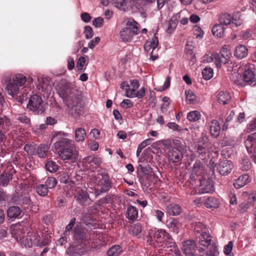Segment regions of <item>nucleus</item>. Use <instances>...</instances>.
I'll list each match as a JSON object with an SVG mask.
<instances>
[{
	"mask_svg": "<svg viewBox=\"0 0 256 256\" xmlns=\"http://www.w3.org/2000/svg\"><path fill=\"white\" fill-rule=\"evenodd\" d=\"M58 86L59 94L70 109L72 115L77 118L82 112L81 92L65 80L60 82Z\"/></svg>",
	"mask_w": 256,
	"mask_h": 256,
	"instance_id": "nucleus-1",
	"label": "nucleus"
},
{
	"mask_svg": "<svg viewBox=\"0 0 256 256\" xmlns=\"http://www.w3.org/2000/svg\"><path fill=\"white\" fill-rule=\"evenodd\" d=\"M54 149L60 158L64 160H76L78 152L76 150L74 142L67 138H62L54 144Z\"/></svg>",
	"mask_w": 256,
	"mask_h": 256,
	"instance_id": "nucleus-2",
	"label": "nucleus"
},
{
	"mask_svg": "<svg viewBox=\"0 0 256 256\" xmlns=\"http://www.w3.org/2000/svg\"><path fill=\"white\" fill-rule=\"evenodd\" d=\"M147 242L154 247L167 246L176 248L175 242L170 234L163 229L150 230L147 236Z\"/></svg>",
	"mask_w": 256,
	"mask_h": 256,
	"instance_id": "nucleus-3",
	"label": "nucleus"
},
{
	"mask_svg": "<svg viewBox=\"0 0 256 256\" xmlns=\"http://www.w3.org/2000/svg\"><path fill=\"white\" fill-rule=\"evenodd\" d=\"M92 232L90 230L76 228L74 232V246L78 254H83L87 252L90 246Z\"/></svg>",
	"mask_w": 256,
	"mask_h": 256,
	"instance_id": "nucleus-4",
	"label": "nucleus"
},
{
	"mask_svg": "<svg viewBox=\"0 0 256 256\" xmlns=\"http://www.w3.org/2000/svg\"><path fill=\"white\" fill-rule=\"evenodd\" d=\"M138 23L133 19L129 18L126 22V27L120 32V36L124 42H130L133 36L139 32Z\"/></svg>",
	"mask_w": 256,
	"mask_h": 256,
	"instance_id": "nucleus-5",
	"label": "nucleus"
},
{
	"mask_svg": "<svg viewBox=\"0 0 256 256\" xmlns=\"http://www.w3.org/2000/svg\"><path fill=\"white\" fill-rule=\"evenodd\" d=\"M180 144V142L178 140H164L163 142L164 146H168L172 144L175 146L170 148L168 152V160L170 163L175 164L179 162L182 160L183 155L182 152L178 149Z\"/></svg>",
	"mask_w": 256,
	"mask_h": 256,
	"instance_id": "nucleus-6",
	"label": "nucleus"
},
{
	"mask_svg": "<svg viewBox=\"0 0 256 256\" xmlns=\"http://www.w3.org/2000/svg\"><path fill=\"white\" fill-rule=\"evenodd\" d=\"M98 190L100 192H106L112 187L110 178L108 174H98L96 178Z\"/></svg>",
	"mask_w": 256,
	"mask_h": 256,
	"instance_id": "nucleus-7",
	"label": "nucleus"
},
{
	"mask_svg": "<svg viewBox=\"0 0 256 256\" xmlns=\"http://www.w3.org/2000/svg\"><path fill=\"white\" fill-rule=\"evenodd\" d=\"M74 197L78 204L82 206H86L92 203V200L88 193L87 188L84 187L83 188L78 190Z\"/></svg>",
	"mask_w": 256,
	"mask_h": 256,
	"instance_id": "nucleus-8",
	"label": "nucleus"
},
{
	"mask_svg": "<svg viewBox=\"0 0 256 256\" xmlns=\"http://www.w3.org/2000/svg\"><path fill=\"white\" fill-rule=\"evenodd\" d=\"M219 24L224 26L231 24L232 28L237 27L241 24L240 20L234 22V18L228 13H224L220 14L218 18Z\"/></svg>",
	"mask_w": 256,
	"mask_h": 256,
	"instance_id": "nucleus-9",
	"label": "nucleus"
},
{
	"mask_svg": "<svg viewBox=\"0 0 256 256\" xmlns=\"http://www.w3.org/2000/svg\"><path fill=\"white\" fill-rule=\"evenodd\" d=\"M200 193H210L214 190V183L211 180L202 178L200 179Z\"/></svg>",
	"mask_w": 256,
	"mask_h": 256,
	"instance_id": "nucleus-10",
	"label": "nucleus"
},
{
	"mask_svg": "<svg viewBox=\"0 0 256 256\" xmlns=\"http://www.w3.org/2000/svg\"><path fill=\"white\" fill-rule=\"evenodd\" d=\"M245 145L249 153H254L253 160L256 163V134L248 136Z\"/></svg>",
	"mask_w": 256,
	"mask_h": 256,
	"instance_id": "nucleus-11",
	"label": "nucleus"
},
{
	"mask_svg": "<svg viewBox=\"0 0 256 256\" xmlns=\"http://www.w3.org/2000/svg\"><path fill=\"white\" fill-rule=\"evenodd\" d=\"M42 103V98L38 95L34 94L30 98L27 107L30 110L35 112L39 110Z\"/></svg>",
	"mask_w": 256,
	"mask_h": 256,
	"instance_id": "nucleus-12",
	"label": "nucleus"
},
{
	"mask_svg": "<svg viewBox=\"0 0 256 256\" xmlns=\"http://www.w3.org/2000/svg\"><path fill=\"white\" fill-rule=\"evenodd\" d=\"M10 202L15 204L26 205L30 204V198L28 196H22L15 192L11 195Z\"/></svg>",
	"mask_w": 256,
	"mask_h": 256,
	"instance_id": "nucleus-13",
	"label": "nucleus"
},
{
	"mask_svg": "<svg viewBox=\"0 0 256 256\" xmlns=\"http://www.w3.org/2000/svg\"><path fill=\"white\" fill-rule=\"evenodd\" d=\"M196 248V242L193 240H188L182 242V250L187 256H193L192 252Z\"/></svg>",
	"mask_w": 256,
	"mask_h": 256,
	"instance_id": "nucleus-14",
	"label": "nucleus"
},
{
	"mask_svg": "<svg viewBox=\"0 0 256 256\" xmlns=\"http://www.w3.org/2000/svg\"><path fill=\"white\" fill-rule=\"evenodd\" d=\"M233 168V166L230 161L225 160L219 164L217 168L218 172L222 175H226L229 174Z\"/></svg>",
	"mask_w": 256,
	"mask_h": 256,
	"instance_id": "nucleus-15",
	"label": "nucleus"
},
{
	"mask_svg": "<svg viewBox=\"0 0 256 256\" xmlns=\"http://www.w3.org/2000/svg\"><path fill=\"white\" fill-rule=\"evenodd\" d=\"M210 132L214 138L219 136L220 132V127L218 122L216 120H212L208 124Z\"/></svg>",
	"mask_w": 256,
	"mask_h": 256,
	"instance_id": "nucleus-16",
	"label": "nucleus"
},
{
	"mask_svg": "<svg viewBox=\"0 0 256 256\" xmlns=\"http://www.w3.org/2000/svg\"><path fill=\"white\" fill-rule=\"evenodd\" d=\"M212 240L211 236L206 232H202L199 236V244L200 246L208 248Z\"/></svg>",
	"mask_w": 256,
	"mask_h": 256,
	"instance_id": "nucleus-17",
	"label": "nucleus"
},
{
	"mask_svg": "<svg viewBox=\"0 0 256 256\" xmlns=\"http://www.w3.org/2000/svg\"><path fill=\"white\" fill-rule=\"evenodd\" d=\"M139 82L138 80H132L130 83V88L126 90V96L130 98H134V94L139 87Z\"/></svg>",
	"mask_w": 256,
	"mask_h": 256,
	"instance_id": "nucleus-18",
	"label": "nucleus"
},
{
	"mask_svg": "<svg viewBox=\"0 0 256 256\" xmlns=\"http://www.w3.org/2000/svg\"><path fill=\"white\" fill-rule=\"evenodd\" d=\"M248 54V48L243 44H239L236 47L234 56L238 58L242 59Z\"/></svg>",
	"mask_w": 256,
	"mask_h": 256,
	"instance_id": "nucleus-19",
	"label": "nucleus"
},
{
	"mask_svg": "<svg viewBox=\"0 0 256 256\" xmlns=\"http://www.w3.org/2000/svg\"><path fill=\"white\" fill-rule=\"evenodd\" d=\"M226 30V27L218 24L214 26L212 31L214 36L221 38L224 36Z\"/></svg>",
	"mask_w": 256,
	"mask_h": 256,
	"instance_id": "nucleus-20",
	"label": "nucleus"
},
{
	"mask_svg": "<svg viewBox=\"0 0 256 256\" xmlns=\"http://www.w3.org/2000/svg\"><path fill=\"white\" fill-rule=\"evenodd\" d=\"M250 182V176L246 174L239 176L234 183L235 188L238 189L244 186L246 184Z\"/></svg>",
	"mask_w": 256,
	"mask_h": 256,
	"instance_id": "nucleus-21",
	"label": "nucleus"
},
{
	"mask_svg": "<svg viewBox=\"0 0 256 256\" xmlns=\"http://www.w3.org/2000/svg\"><path fill=\"white\" fill-rule=\"evenodd\" d=\"M22 212V209L18 206H11L7 210V216L10 218H16Z\"/></svg>",
	"mask_w": 256,
	"mask_h": 256,
	"instance_id": "nucleus-22",
	"label": "nucleus"
},
{
	"mask_svg": "<svg viewBox=\"0 0 256 256\" xmlns=\"http://www.w3.org/2000/svg\"><path fill=\"white\" fill-rule=\"evenodd\" d=\"M217 98L218 102L222 104H226L231 100L230 94L226 91L220 92Z\"/></svg>",
	"mask_w": 256,
	"mask_h": 256,
	"instance_id": "nucleus-23",
	"label": "nucleus"
},
{
	"mask_svg": "<svg viewBox=\"0 0 256 256\" xmlns=\"http://www.w3.org/2000/svg\"><path fill=\"white\" fill-rule=\"evenodd\" d=\"M242 79L246 84H250L254 82L255 74L252 70L248 69L244 71L242 75Z\"/></svg>",
	"mask_w": 256,
	"mask_h": 256,
	"instance_id": "nucleus-24",
	"label": "nucleus"
},
{
	"mask_svg": "<svg viewBox=\"0 0 256 256\" xmlns=\"http://www.w3.org/2000/svg\"><path fill=\"white\" fill-rule=\"evenodd\" d=\"M86 137V132L82 128H78L76 129L74 132V138L76 142H84Z\"/></svg>",
	"mask_w": 256,
	"mask_h": 256,
	"instance_id": "nucleus-25",
	"label": "nucleus"
},
{
	"mask_svg": "<svg viewBox=\"0 0 256 256\" xmlns=\"http://www.w3.org/2000/svg\"><path fill=\"white\" fill-rule=\"evenodd\" d=\"M204 204L208 208H218L219 206L220 202L218 198L210 196L206 200Z\"/></svg>",
	"mask_w": 256,
	"mask_h": 256,
	"instance_id": "nucleus-26",
	"label": "nucleus"
},
{
	"mask_svg": "<svg viewBox=\"0 0 256 256\" xmlns=\"http://www.w3.org/2000/svg\"><path fill=\"white\" fill-rule=\"evenodd\" d=\"M220 54L221 57L223 59L222 60V63L227 64L229 62L231 56L230 51L228 46L225 45L220 50Z\"/></svg>",
	"mask_w": 256,
	"mask_h": 256,
	"instance_id": "nucleus-27",
	"label": "nucleus"
},
{
	"mask_svg": "<svg viewBox=\"0 0 256 256\" xmlns=\"http://www.w3.org/2000/svg\"><path fill=\"white\" fill-rule=\"evenodd\" d=\"M166 211L170 215L177 216L181 212L182 208L180 206L175 204H170L166 208Z\"/></svg>",
	"mask_w": 256,
	"mask_h": 256,
	"instance_id": "nucleus-28",
	"label": "nucleus"
},
{
	"mask_svg": "<svg viewBox=\"0 0 256 256\" xmlns=\"http://www.w3.org/2000/svg\"><path fill=\"white\" fill-rule=\"evenodd\" d=\"M12 178V174L10 172H4L0 176V186H5Z\"/></svg>",
	"mask_w": 256,
	"mask_h": 256,
	"instance_id": "nucleus-29",
	"label": "nucleus"
},
{
	"mask_svg": "<svg viewBox=\"0 0 256 256\" xmlns=\"http://www.w3.org/2000/svg\"><path fill=\"white\" fill-rule=\"evenodd\" d=\"M178 18H180L179 14H177L169 21L166 29L167 33L170 34L174 30L178 23Z\"/></svg>",
	"mask_w": 256,
	"mask_h": 256,
	"instance_id": "nucleus-30",
	"label": "nucleus"
},
{
	"mask_svg": "<svg viewBox=\"0 0 256 256\" xmlns=\"http://www.w3.org/2000/svg\"><path fill=\"white\" fill-rule=\"evenodd\" d=\"M138 216V210L134 206H130L126 210V218L131 220H136Z\"/></svg>",
	"mask_w": 256,
	"mask_h": 256,
	"instance_id": "nucleus-31",
	"label": "nucleus"
},
{
	"mask_svg": "<svg viewBox=\"0 0 256 256\" xmlns=\"http://www.w3.org/2000/svg\"><path fill=\"white\" fill-rule=\"evenodd\" d=\"M18 86L13 82H9L6 85V90L8 94L14 96L16 95L18 92Z\"/></svg>",
	"mask_w": 256,
	"mask_h": 256,
	"instance_id": "nucleus-32",
	"label": "nucleus"
},
{
	"mask_svg": "<svg viewBox=\"0 0 256 256\" xmlns=\"http://www.w3.org/2000/svg\"><path fill=\"white\" fill-rule=\"evenodd\" d=\"M26 78L21 74H16L12 78V82L19 86H22L26 82Z\"/></svg>",
	"mask_w": 256,
	"mask_h": 256,
	"instance_id": "nucleus-33",
	"label": "nucleus"
},
{
	"mask_svg": "<svg viewBox=\"0 0 256 256\" xmlns=\"http://www.w3.org/2000/svg\"><path fill=\"white\" fill-rule=\"evenodd\" d=\"M16 120L26 124L29 127L30 126L31 122L30 118L26 114H18L15 116Z\"/></svg>",
	"mask_w": 256,
	"mask_h": 256,
	"instance_id": "nucleus-34",
	"label": "nucleus"
},
{
	"mask_svg": "<svg viewBox=\"0 0 256 256\" xmlns=\"http://www.w3.org/2000/svg\"><path fill=\"white\" fill-rule=\"evenodd\" d=\"M166 226L172 231L176 234L178 233V220L177 219L174 218L170 219L167 221Z\"/></svg>",
	"mask_w": 256,
	"mask_h": 256,
	"instance_id": "nucleus-35",
	"label": "nucleus"
},
{
	"mask_svg": "<svg viewBox=\"0 0 256 256\" xmlns=\"http://www.w3.org/2000/svg\"><path fill=\"white\" fill-rule=\"evenodd\" d=\"M11 124L10 120L6 116H0V129L8 130Z\"/></svg>",
	"mask_w": 256,
	"mask_h": 256,
	"instance_id": "nucleus-36",
	"label": "nucleus"
},
{
	"mask_svg": "<svg viewBox=\"0 0 256 256\" xmlns=\"http://www.w3.org/2000/svg\"><path fill=\"white\" fill-rule=\"evenodd\" d=\"M137 170L139 174L146 177L152 172V168L150 166H143L142 164H139Z\"/></svg>",
	"mask_w": 256,
	"mask_h": 256,
	"instance_id": "nucleus-37",
	"label": "nucleus"
},
{
	"mask_svg": "<svg viewBox=\"0 0 256 256\" xmlns=\"http://www.w3.org/2000/svg\"><path fill=\"white\" fill-rule=\"evenodd\" d=\"M122 252V248L119 245H116L110 248L107 252L109 256H118Z\"/></svg>",
	"mask_w": 256,
	"mask_h": 256,
	"instance_id": "nucleus-38",
	"label": "nucleus"
},
{
	"mask_svg": "<svg viewBox=\"0 0 256 256\" xmlns=\"http://www.w3.org/2000/svg\"><path fill=\"white\" fill-rule=\"evenodd\" d=\"M156 34L152 38V40L150 42H147L146 43L144 46V48L146 50H147L148 48H152L153 50L156 48L158 44V38L156 36Z\"/></svg>",
	"mask_w": 256,
	"mask_h": 256,
	"instance_id": "nucleus-39",
	"label": "nucleus"
},
{
	"mask_svg": "<svg viewBox=\"0 0 256 256\" xmlns=\"http://www.w3.org/2000/svg\"><path fill=\"white\" fill-rule=\"evenodd\" d=\"M186 100L188 104H194L198 102L197 96L191 90H186L185 92Z\"/></svg>",
	"mask_w": 256,
	"mask_h": 256,
	"instance_id": "nucleus-40",
	"label": "nucleus"
},
{
	"mask_svg": "<svg viewBox=\"0 0 256 256\" xmlns=\"http://www.w3.org/2000/svg\"><path fill=\"white\" fill-rule=\"evenodd\" d=\"M49 147L46 144H40L38 148V154L40 158H44L47 156Z\"/></svg>",
	"mask_w": 256,
	"mask_h": 256,
	"instance_id": "nucleus-41",
	"label": "nucleus"
},
{
	"mask_svg": "<svg viewBox=\"0 0 256 256\" xmlns=\"http://www.w3.org/2000/svg\"><path fill=\"white\" fill-rule=\"evenodd\" d=\"M201 114L198 110L190 112L188 114L187 118L190 122H196L200 118Z\"/></svg>",
	"mask_w": 256,
	"mask_h": 256,
	"instance_id": "nucleus-42",
	"label": "nucleus"
},
{
	"mask_svg": "<svg viewBox=\"0 0 256 256\" xmlns=\"http://www.w3.org/2000/svg\"><path fill=\"white\" fill-rule=\"evenodd\" d=\"M36 192L40 196H46L48 193V188L45 184H40L36 186Z\"/></svg>",
	"mask_w": 256,
	"mask_h": 256,
	"instance_id": "nucleus-43",
	"label": "nucleus"
},
{
	"mask_svg": "<svg viewBox=\"0 0 256 256\" xmlns=\"http://www.w3.org/2000/svg\"><path fill=\"white\" fill-rule=\"evenodd\" d=\"M46 168L47 170L50 172H55L58 170V165L56 162L50 160L46 164Z\"/></svg>",
	"mask_w": 256,
	"mask_h": 256,
	"instance_id": "nucleus-44",
	"label": "nucleus"
},
{
	"mask_svg": "<svg viewBox=\"0 0 256 256\" xmlns=\"http://www.w3.org/2000/svg\"><path fill=\"white\" fill-rule=\"evenodd\" d=\"M202 74L204 79L208 80L213 76V70L210 68H206L202 70Z\"/></svg>",
	"mask_w": 256,
	"mask_h": 256,
	"instance_id": "nucleus-45",
	"label": "nucleus"
},
{
	"mask_svg": "<svg viewBox=\"0 0 256 256\" xmlns=\"http://www.w3.org/2000/svg\"><path fill=\"white\" fill-rule=\"evenodd\" d=\"M86 160L90 163H94L96 166H98L102 163V158L98 156H90L86 158Z\"/></svg>",
	"mask_w": 256,
	"mask_h": 256,
	"instance_id": "nucleus-46",
	"label": "nucleus"
},
{
	"mask_svg": "<svg viewBox=\"0 0 256 256\" xmlns=\"http://www.w3.org/2000/svg\"><path fill=\"white\" fill-rule=\"evenodd\" d=\"M45 186L48 188H54L57 184L56 179L54 177H48L45 182Z\"/></svg>",
	"mask_w": 256,
	"mask_h": 256,
	"instance_id": "nucleus-47",
	"label": "nucleus"
},
{
	"mask_svg": "<svg viewBox=\"0 0 256 256\" xmlns=\"http://www.w3.org/2000/svg\"><path fill=\"white\" fill-rule=\"evenodd\" d=\"M203 170L202 164L200 162H196L194 165L192 174L196 175L200 174Z\"/></svg>",
	"mask_w": 256,
	"mask_h": 256,
	"instance_id": "nucleus-48",
	"label": "nucleus"
},
{
	"mask_svg": "<svg viewBox=\"0 0 256 256\" xmlns=\"http://www.w3.org/2000/svg\"><path fill=\"white\" fill-rule=\"evenodd\" d=\"M251 163L248 158H244L241 163L240 168L244 171H247L250 169Z\"/></svg>",
	"mask_w": 256,
	"mask_h": 256,
	"instance_id": "nucleus-49",
	"label": "nucleus"
},
{
	"mask_svg": "<svg viewBox=\"0 0 256 256\" xmlns=\"http://www.w3.org/2000/svg\"><path fill=\"white\" fill-rule=\"evenodd\" d=\"M24 150L30 155H32L34 154L36 146L32 144H28L25 145Z\"/></svg>",
	"mask_w": 256,
	"mask_h": 256,
	"instance_id": "nucleus-50",
	"label": "nucleus"
},
{
	"mask_svg": "<svg viewBox=\"0 0 256 256\" xmlns=\"http://www.w3.org/2000/svg\"><path fill=\"white\" fill-rule=\"evenodd\" d=\"M208 246H210L209 250H208L205 252L206 256H216L218 254L216 247L211 244Z\"/></svg>",
	"mask_w": 256,
	"mask_h": 256,
	"instance_id": "nucleus-51",
	"label": "nucleus"
},
{
	"mask_svg": "<svg viewBox=\"0 0 256 256\" xmlns=\"http://www.w3.org/2000/svg\"><path fill=\"white\" fill-rule=\"evenodd\" d=\"M234 115L235 113L234 110H232L230 112L229 114L226 117V122L223 126V130H226L228 128L229 126V122L232 120Z\"/></svg>",
	"mask_w": 256,
	"mask_h": 256,
	"instance_id": "nucleus-52",
	"label": "nucleus"
},
{
	"mask_svg": "<svg viewBox=\"0 0 256 256\" xmlns=\"http://www.w3.org/2000/svg\"><path fill=\"white\" fill-rule=\"evenodd\" d=\"M130 230L133 235L138 236L141 232L142 228L140 225L135 224L132 226Z\"/></svg>",
	"mask_w": 256,
	"mask_h": 256,
	"instance_id": "nucleus-53",
	"label": "nucleus"
},
{
	"mask_svg": "<svg viewBox=\"0 0 256 256\" xmlns=\"http://www.w3.org/2000/svg\"><path fill=\"white\" fill-rule=\"evenodd\" d=\"M17 241L21 244H24L26 246L32 247V242H29L27 240V238H25L22 236V237L19 236L16 238Z\"/></svg>",
	"mask_w": 256,
	"mask_h": 256,
	"instance_id": "nucleus-54",
	"label": "nucleus"
},
{
	"mask_svg": "<svg viewBox=\"0 0 256 256\" xmlns=\"http://www.w3.org/2000/svg\"><path fill=\"white\" fill-rule=\"evenodd\" d=\"M213 61L216 64V67L219 68L220 66V64L222 63V60L223 59L220 57L218 54L215 53L212 54Z\"/></svg>",
	"mask_w": 256,
	"mask_h": 256,
	"instance_id": "nucleus-55",
	"label": "nucleus"
},
{
	"mask_svg": "<svg viewBox=\"0 0 256 256\" xmlns=\"http://www.w3.org/2000/svg\"><path fill=\"white\" fill-rule=\"evenodd\" d=\"M134 103L132 100L128 99H126L122 100L120 103V106L124 108H129L133 106Z\"/></svg>",
	"mask_w": 256,
	"mask_h": 256,
	"instance_id": "nucleus-56",
	"label": "nucleus"
},
{
	"mask_svg": "<svg viewBox=\"0 0 256 256\" xmlns=\"http://www.w3.org/2000/svg\"><path fill=\"white\" fill-rule=\"evenodd\" d=\"M85 36L86 39L90 38L93 36V31L90 26H86L84 27Z\"/></svg>",
	"mask_w": 256,
	"mask_h": 256,
	"instance_id": "nucleus-57",
	"label": "nucleus"
},
{
	"mask_svg": "<svg viewBox=\"0 0 256 256\" xmlns=\"http://www.w3.org/2000/svg\"><path fill=\"white\" fill-rule=\"evenodd\" d=\"M93 25L96 28H100L104 24V19L101 17L96 18L92 21Z\"/></svg>",
	"mask_w": 256,
	"mask_h": 256,
	"instance_id": "nucleus-58",
	"label": "nucleus"
},
{
	"mask_svg": "<svg viewBox=\"0 0 256 256\" xmlns=\"http://www.w3.org/2000/svg\"><path fill=\"white\" fill-rule=\"evenodd\" d=\"M167 126L170 128L174 130H176L178 132H180L182 130V128L176 122H168L167 124Z\"/></svg>",
	"mask_w": 256,
	"mask_h": 256,
	"instance_id": "nucleus-59",
	"label": "nucleus"
},
{
	"mask_svg": "<svg viewBox=\"0 0 256 256\" xmlns=\"http://www.w3.org/2000/svg\"><path fill=\"white\" fill-rule=\"evenodd\" d=\"M48 80L46 79H43L42 82H40L39 85L41 86L42 90H50L51 88V86L49 84H47L46 82Z\"/></svg>",
	"mask_w": 256,
	"mask_h": 256,
	"instance_id": "nucleus-60",
	"label": "nucleus"
},
{
	"mask_svg": "<svg viewBox=\"0 0 256 256\" xmlns=\"http://www.w3.org/2000/svg\"><path fill=\"white\" fill-rule=\"evenodd\" d=\"M233 243L232 241L229 242L228 244L226 245L224 248V252L226 254H229L232 249Z\"/></svg>",
	"mask_w": 256,
	"mask_h": 256,
	"instance_id": "nucleus-61",
	"label": "nucleus"
},
{
	"mask_svg": "<svg viewBox=\"0 0 256 256\" xmlns=\"http://www.w3.org/2000/svg\"><path fill=\"white\" fill-rule=\"evenodd\" d=\"M86 62L85 58L84 56H80L78 62L76 66L79 70H81L82 69L83 66Z\"/></svg>",
	"mask_w": 256,
	"mask_h": 256,
	"instance_id": "nucleus-62",
	"label": "nucleus"
},
{
	"mask_svg": "<svg viewBox=\"0 0 256 256\" xmlns=\"http://www.w3.org/2000/svg\"><path fill=\"white\" fill-rule=\"evenodd\" d=\"M100 41V38L99 37H96L94 39L91 40L88 44V46L90 48H93L96 44H98Z\"/></svg>",
	"mask_w": 256,
	"mask_h": 256,
	"instance_id": "nucleus-63",
	"label": "nucleus"
},
{
	"mask_svg": "<svg viewBox=\"0 0 256 256\" xmlns=\"http://www.w3.org/2000/svg\"><path fill=\"white\" fill-rule=\"evenodd\" d=\"M146 178L148 182H156L158 178L152 171L148 176H147Z\"/></svg>",
	"mask_w": 256,
	"mask_h": 256,
	"instance_id": "nucleus-64",
	"label": "nucleus"
}]
</instances>
